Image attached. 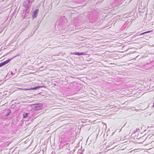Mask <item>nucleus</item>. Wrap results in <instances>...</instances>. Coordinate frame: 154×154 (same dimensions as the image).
I'll use <instances>...</instances> for the list:
<instances>
[{
	"label": "nucleus",
	"instance_id": "f03ea898",
	"mask_svg": "<svg viewBox=\"0 0 154 154\" xmlns=\"http://www.w3.org/2000/svg\"><path fill=\"white\" fill-rule=\"evenodd\" d=\"M11 59H9L8 60L5 61L4 62L0 63V67L2 66L7 64L11 60Z\"/></svg>",
	"mask_w": 154,
	"mask_h": 154
},
{
	"label": "nucleus",
	"instance_id": "6e6552de",
	"mask_svg": "<svg viewBox=\"0 0 154 154\" xmlns=\"http://www.w3.org/2000/svg\"><path fill=\"white\" fill-rule=\"evenodd\" d=\"M153 106H154V102L153 103Z\"/></svg>",
	"mask_w": 154,
	"mask_h": 154
},
{
	"label": "nucleus",
	"instance_id": "423d86ee",
	"mask_svg": "<svg viewBox=\"0 0 154 154\" xmlns=\"http://www.w3.org/2000/svg\"><path fill=\"white\" fill-rule=\"evenodd\" d=\"M28 116V113H23V118H25Z\"/></svg>",
	"mask_w": 154,
	"mask_h": 154
},
{
	"label": "nucleus",
	"instance_id": "7ed1b4c3",
	"mask_svg": "<svg viewBox=\"0 0 154 154\" xmlns=\"http://www.w3.org/2000/svg\"><path fill=\"white\" fill-rule=\"evenodd\" d=\"M43 87V86H37V87H34V88H29V89H24V90H25V91H26V90H36V89H37L38 88H42Z\"/></svg>",
	"mask_w": 154,
	"mask_h": 154
},
{
	"label": "nucleus",
	"instance_id": "0eeeda50",
	"mask_svg": "<svg viewBox=\"0 0 154 154\" xmlns=\"http://www.w3.org/2000/svg\"><path fill=\"white\" fill-rule=\"evenodd\" d=\"M151 31H147V32H143V33H142L141 34H140V35H143V34H144L145 33H149V32H151Z\"/></svg>",
	"mask_w": 154,
	"mask_h": 154
},
{
	"label": "nucleus",
	"instance_id": "39448f33",
	"mask_svg": "<svg viewBox=\"0 0 154 154\" xmlns=\"http://www.w3.org/2000/svg\"><path fill=\"white\" fill-rule=\"evenodd\" d=\"M73 54L74 55H85L83 52L79 53V52H76V53H73Z\"/></svg>",
	"mask_w": 154,
	"mask_h": 154
},
{
	"label": "nucleus",
	"instance_id": "f257e3e1",
	"mask_svg": "<svg viewBox=\"0 0 154 154\" xmlns=\"http://www.w3.org/2000/svg\"><path fill=\"white\" fill-rule=\"evenodd\" d=\"M43 106V105L41 103H39L35 105L33 107V109L35 110H38L41 109Z\"/></svg>",
	"mask_w": 154,
	"mask_h": 154
},
{
	"label": "nucleus",
	"instance_id": "20e7f679",
	"mask_svg": "<svg viewBox=\"0 0 154 154\" xmlns=\"http://www.w3.org/2000/svg\"><path fill=\"white\" fill-rule=\"evenodd\" d=\"M39 11V9H37L35 10L34 13L32 16V17L33 18H36L37 17V15L38 14Z\"/></svg>",
	"mask_w": 154,
	"mask_h": 154
}]
</instances>
